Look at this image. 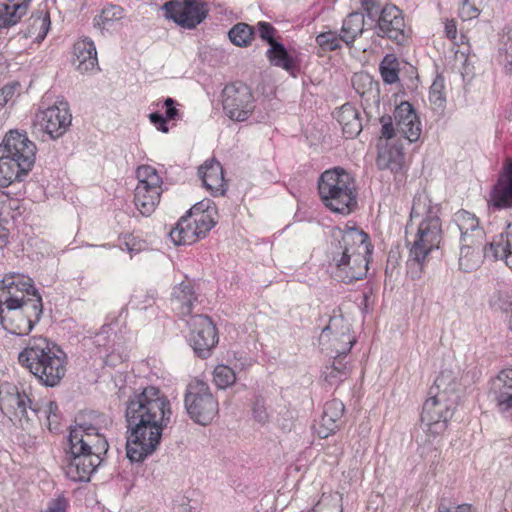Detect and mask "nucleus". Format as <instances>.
<instances>
[{
  "label": "nucleus",
  "instance_id": "nucleus-43",
  "mask_svg": "<svg viewBox=\"0 0 512 512\" xmlns=\"http://www.w3.org/2000/svg\"><path fill=\"white\" fill-rule=\"evenodd\" d=\"M198 211H194L193 213V221L195 226H197V232L199 235V239L204 238L215 225L214 220L211 215L204 212L202 209V203H198Z\"/></svg>",
  "mask_w": 512,
  "mask_h": 512
},
{
  "label": "nucleus",
  "instance_id": "nucleus-31",
  "mask_svg": "<svg viewBox=\"0 0 512 512\" xmlns=\"http://www.w3.org/2000/svg\"><path fill=\"white\" fill-rule=\"evenodd\" d=\"M485 247L483 242L464 243L460 242L459 268L464 272H471L480 267Z\"/></svg>",
  "mask_w": 512,
  "mask_h": 512
},
{
  "label": "nucleus",
  "instance_id": "nucleus-16",
  "mask_svg": "<svg viewBox=\"0 0 512 512\" xmlns=\"http://www.w3.org/2000/svg\"><path fill=\"white\" fill-rule=\"evenodd\" d=\"M34 124L47 133L50 138L61 137L71 124V114L67 103L50 106L35 115Z\"/></svg>",
  "mask_w": 512,
  "mask_h": 512
},
{
  "label": "nucleus",
  "instance_id": "nucleus-53",
  "mask_svg": "<svg viewBox=\"0 0 512 512\" xmlns=\"http://www.w3.org/2000/svg\"><path fill=\"white\" fill-rule=\"evenodd\" d=\"M109 326H103L101 332L97 333L93 339V344L100 349L108 351L112 347V335L109 334Z\"/></svg>",
  "mask_w": 512,
  "mask_h": 512
},
{
  "label": "nucleus",
  "instance_id": "nucleus-10",
  "mask_svg": "<svg viewBox=\"0 0 512 512\" xmlns=\"http://www.w3.org/2000/svg\"><path fill=\"white\" fill-rule=\"evenodd\" d=\"M184 405L190 419L203 426L210 424L219 412L209 385L197 379L187 385Z\"/></svg>",
  "mask_w": 512,
  "mask_h": 512
},
{
  "label": "nucleus",
  "instance_id": "nucleus-26",
  "mask_svg": "<svg viewBox=\"0 0 512 512\" xmlns=\"http://www.w3.org/2000/svg\"><path fill=\"white\" fill-rule=\"evenodd\" d=\"M74 64L80 73L98 69L97 51L94 42L85 37L74 44Z\"/></svg>",
  "mask_w": 512,
  "mask_h": 512
},
{
  "label": "nucleus",
  "instance_id": "nucleus-35",
  "mask_svg": "<svg viewBox=\"0 0 512 512\" xmlns=\"http://www.w3.org/2000/svg\"><path fill=\"white\" fill-rule=\"evenodd\" d=\"M26 14L25 5L0 2V29L16 25Z\"/></svg>",
  "mask_w": 512,
  "mask_h": 512
},
{
  "label": "nucleus",
  "instance_id": "nucleus-30",
  "mask_svg": "<svg viewBox=\"0 0 512 512\" xmlns=\"http://www.w3.org/2000/svg\"><path fill=\"white\" fill-rule=\"evenodd\" d=\"M403 149L398 146H385L380 148L376 159V165L380 170H390L395 175L404 173Z\"/></svg>",
  "mask_w": 512,
  "mask_h": 512
},
{
  "label": "nucleus",
  "instance_id": "nucleus-7",
  "mask_svg": "<svg viewBox=\"0 0 512 512\" xmlns=\"http://www.w3.org/2000/svg\"><path fill=\"white\" fill-rule=\"evenodd\" d=\"M36 151L26 133L11 130L0 144V186L7 187L26 176L34 166Z\"/></svg>",
  "mask_w": 512,
  "mask_h": 512
},
{
  "label": "nucleus",
  "instance_id": "nucleus-24",
  "mask_svg": "<svg viewBox=\"0 0 512 512\" xmlns=\"http://www.w3.org/2000/svg\"><path fill=\"white\" fill-rule=\"evenodd\" d=\"M345 406L341 400L332 399L325 403L317 433L320 438H327L340 427Z\"/></svg>",
  "mask_w": 512,
  "mask_h": 512
},
{
  "label": "nucleus",
  "instance_id": "nucleus-29",
  "mask_svg": "<svg viewBox=\"0 0 512 512\" xmlns=\"http://www.w3.org/2000/svg\"><path fill=\"white\" fill-rule=\"evenodd\" d=\"M196 300L197 297L190 282L183 281L173 288L171 305L180 316L190 315Z\"/></svg>",
  "mask_w": 512,
  "mask_h": 512
},
{
  "label": "nucleus",
  "instance_id": "nucleus-3",
  "mask_svg": "<svg viewBox=\"0 0 512 512\" xmlns=\"http://www.w3.org/2000/svg\"><path fill=\"white\" fill-rule=\"evenodd\" d=\"M42 314V298L31 278L14 273L0 280V324L5 330L27 335Z\"/></svg>",
  "mask_w": 512,
  "mask_h": 512
},
{
  "label": "nucleus",
  "instance_id": "nucleus-33",
  "mask_svg": "<svg viewBox=\"0 0 512 512\" xmlns=\"http://www.w3.org/2000/svg\"><path fill=\"white\" fill-rule=\"evenodd\" d=\"M366 22L364 15L360 12L350 13L343 21L341 39L347 45L354 43L356 38L363 34Z\"/></svg>",
  "mask_w": 512,
  "mask_h": 512
},
{
  "label": "nucleus",
  "instance_id": "nucleus-44",
  "mask_svg": "<svg viewBox=\"0 0 512 512\" xmlns=\"http://www.w3.org/2000/svg\"><path fill=\"white\" fill-rule=\"evenodd\" d=\"M341 495L339 494H323L318 503L312 508L311 512H323L327 508L331 512H342Z\"/></svg>",
  "mask_w": 512,
  "mask_h": 512
},
{
  "label": "nucleus",
  "instance_id": "nucleus-36",
  "mask_svg": "<svg viewBox=\"0 0 512 512\" xmlns=\"http://www.w3.org/2000/svg\"><path fill=\"white\" fill-rule=\"evenodd\" d=\"M343 355L334 357V361L330 366H326L323 370V377L330 385H337L344 381L350 374V369L346 363L342 362Z\"/></svg>",
  "mask_w": 512,
  "mask_h": 512
},
{
  "label": "nucleus",
  "instance_id": "nucleus-19",
  "mask_svg": "<svg viewBox=\"0 0 512 512\" xmlns=\"http://www.w3.org/2000/svg\"><path fill=\"white\" fill-rule=\"evenodd\" d=\"M394 119L396 122V130L404 138L410 142H415L421 135V123L408 102H401L394 110Z\"/></svg>",
  "mask_w": 512,
  "mask_h": 512
},
{
  "label": "nucleus",
  "instance_id": "nucleus-27",
  "mask_svg": "<svg viewBox=\"0 0 512 512\" xmlns=\"http://www.w3.org/2000/svg\"><path fill=\"white\" fill-rule=\"evenodd\" d=\"M339 125L346 138H354L362 131V121L359 111L351 104L342 105L335 113Z\"/></svg>",
  "mask_w": 512,
  "mask_h": 512
},
{
  "label": "nucleus",
  "instance_id": "nucleus-55",
  "mask_svg": "<svg viewBox=\"0 0 512 512\" xmlns=\"http://www.w3.org/2000/svg\"><path fill=\"white\" fill-rule=\"evenodd\" d=\"M257 27L259 36L265 40L269 46H271L273 42H277L274 39L276 29L270 23L262 21L257 24Z\"/></svg>",
  "mask_w": 512,
  "mask_h": 512
},
{
  "label": "nucleus",
  "instance_id": "nucleus-28",
  "mask_svg": "<svg viewBox=\"0 0 512 512\" xmlns=\"http://www.w3.org/2000/svg\"><path fill=\"white\" fill-rule=\"evenodd\" d=\"M50 16L46 10H37L25 22V29L21 30L24 38H32L40 43L50 29Z\"/></svg>",
  "mask_w": 512,
  "mask_h": 512
},
{
  "label": "nucleus",
  "instance_id": "nucleus-41",
  "mask_svg": "<svg viewBox=\"0 0 512 512\" xmlns=\"http://www.w3.org/2000/svg\"><path fill=\"white\" fill-rule=\"evenodd\" d=\"M213 381L220 389H225L236 381V373L226 365H217L213 372Z\"/></svg>",
  "mask_w": 512,
  "mask_h": 512
},
{
  "label": "nucleus",
  "instance_id": "nucleus-11",
  "mask_svg": "<svg viewBox=\"0 0 512 512\" xmlns=\"http://www.w3.org/2000/svg\"><path fill=\"white\" fill-rule=\"evenodd\" d=\"M222 107L232 121H246L255 109V98L248 85L243 82L227 84L222 91Z\"/></svg>",
  "mask_w": 512,
  "mask_h": 512
},
{
  "label": "nucleus",
  "instance_id": "nucleus-2",
  "mask_svg": "<svg viewBox=\"0 0 512 512\" xmlns=\"http://www.w3.org/2000/svg\"><path fill=\"white\" fill-rule=\"evenodd\" d=\"M107 419L102 414L90 412L78 416L69 433V453L65 473L75 482L89 481L90 476L101 465L109 444L101 433Z\"/></svg>",
  "mask_w": 512,
  "mask_h": 512
},
{
  "label": "nucleus",
  "instance_id": "nucleus-62",
  "mask_svg": "<svg viewBox=\"0 0 512 512\" xmlns=\"http://www.w3.org/2000/svg\"><path fill=\"white\" fill-rule=\"evenodd\" d=\"M445 32L448 38L455 39L456 38V26L453 22H448L445 25Z\"/></svg>",
  "mask_w": 512,
  "mask_h": 512
},
{
  "label": "nucleus",
  "instance_id": "nucleus-22",
  "mask_svg": "<svg viewBox=\"0 0 512 512\" xmlns=\"http://www.w3.org/2000/svg\"><path fill=\"white\" fill-rule=\"evenodd\" d=\"M198 175L202 180L203 186L210 191L213 196L223 195L226 191L223 168L220 162L211 159L207 160L198 169Z\"/></svg>",
  "mask_w": 512,
  "mask_h": 512
},
{
  "label": "nucleus",
  "instance_id": "nucleus-58",
  "mask_svg": "<svg viewBox=\"0 0 512 512\" xmlns=\"http://www.w3.org/2000/svg\"><path fill=\"white\" fill-rule=\"evenodd\" d=\"M380 123L382 124L381 135L386 139H391L395 135V128L393 126L392 117L389 115H384L380 118Z\"/></svg>",
  "mask_w": 512,
  "mask_h": 512
},
{
  "label": "nucleus",
  "instance_id": "nucleus-13",
  "mask_svg": "<svg viewBox=\"0 0 512 512\" xmlns=\"http://www.w3.org/2000/svg\"><path fill=\"white\" fill-rule=\"evenodd\" d=\"M162 10L167 19L186 29L195 28L208 13L206 4L197 0H170L163 4Z\"/></svg>",
  "mask_w": 512,
  "mask_h": 512
},
{
  "label": "nucleus",
  "instance_id": "nucleus-23",
  "mask_svg": "<svg viewBox=\"0 0 512 512\" xmlns=\"http://www.w3.org/2000/svg\"><path fill=\"white\" fill-rule=\"evenodd\" d=\"M484 255L491 260H504L512 269V224L485 246Z\"/></svg>",
  "mask_w": 512,
  "mask_h": 512
},
{
  "label": "nucleus",
  "instance_id": "nucleus-51",
  "mask_svg": "<svg viewBox=\"0 0 512 512\" xmlns=\"http://www.w3.org/2000/svg\"><path fill=\"white\" fill-rule=\"evenodd\" d=\"M155 301V291L151 290L146 294H134L130 301L133 308L144 310L152 306Z\"/></svg>",
  "mask_w": 512,
  "mask_h": 512
},
{
  "label": "nucleus",
  "instance_id": "nucleus-25",
  "mask_svg": "<svg viewBox=\"0 0 512 512\" xmlns=\"http://www.w3.org/2000/svg\"><path fill=\"white\" fill-rule=\"evenodd\" d=\"M198 210V205H194L170 231V238L175 245H190L199 240L197 226L193 221V213Z\"/></svg>",
  "mask_w": 512,
  "mask_h": 512
},
{
  "label": "nucleus",
  "instance_id": "nucleus-59",
  "mask_svg": "<svg viewBox=\"0 0 512 512\" xmlns=\"http://www.w3.org/2000/svg\"><path fill=\"white\" fill-rule=\"evenodd\" d=\"M362 8L370 19H374L380 12L379 0H360Z\"/></svg>",
  "mask_w": 512,
  "mask_h": 512
},
{
  "label": "nucleus",
  "instance_id": "nucleus-32",
  "mask_svg": "<svg viewBox=\"0 0 512 512\" xmlns=\"http://www.w3.org/2000/svg\"><path fill=\"white\" fill-rule=\"evenodd\" d=\"M266 57L271 65L284 69L292 76L296 75L297 64L282 43L273 42L266 51Z\"/></svg>",
  "mask_w": 512,
  "mask_h": 512
},
{
  "label": "nucleus",
  "instance_id": "nucleus-12",
  "mask_svg": "<svg viewBox=\"0 0 512 512\" xmlns=\"http://www.w3.org/2000/svg\"><path fill=\"white\" fill-rule=\"evenodd\" d=\"M356 339L351 334V325L339 314L330 317L328 324L322 329L319 343L338 355H347Z\"/></svg>",
  "mask_w": 512,
  "mask_h": 512
},
{
  "label": "nucleus",
  "instance_id": "nucleus-8",
  "mask_svg": "<svg viewBox=\"0 0 512 512\" xmlns=\"http://www.w3.org/2000/svg\"><path fill=\"white\" fill-rule=\"evenodd\" d=\"M320 198L330 211L348 215L357 207V190L353 176L342 167L324 171L318 180Z\"/></svg>",
  "mask_w": 512,
  "mask_h": 512
},
{
  "label": "nucleus",
  "instance_id": "nucleus-37",
  "mask_svg": "<svg viewBox=\"0 0 512 512\" xmlns=\"http://www.w3.org/2000/svg\"><path fill=\"white\" fill-rule=\"evenodd\" d=\"M137 188L161 191L162 179L157 170L150 165H142L136 171Z\"/></svg>",
  "mask_w": 512,
  "mask_h": 512
},
{
  "label": "nucleus",
  "instance_id": "nucleus-21",
  "mask_svg": "<svg viewBox=\"0 0 512 512\" xmlns=\"http://www.w3.org/2000/svg\"><path fill=\"white\" fill-rule=\"evenodd\" d=\"M453 223L460 233V242L475 243L484 241L485 232L479 226V221L474 214L466 210H460L455 213Z\"/></svg>",
  "mask_w": 512,
  "mask_h": 512
},
{
  "label": "nucleus",
  "instance_id": "nucleus-61",
  "mask_svg": "<svg viewBox=\"0 0 512 512\" xmlns=\"http://www.w3.org/2000/svg\"><path fill=\"white\" fill-rule=\"evenodd\" d=\"M176 101L173 98H166L164 106L166 107L165 117L167 120H177L180 117L179 110L175 107Z\"/></svg>",
  "mask_w": 512,
  "mask_h": 512
},
{
  "label": "nucleus",
  "instance_id": "nucleus-18",
  "mask_svg": "<svg viewBox=\"0 0 512 512\" xmlns=\"http://www.w3.org/2000/svg\"><path fill=\"white\" fill-rule=\"evenodd\" d=\"M0 404L6 413H13L27 421L32 420L31 413L34 402L24 391H19L15 385L5 383L0 386Z\"/></svg>",
  "mask_w": 512,
  "mask_h": 512
},
{
  "label": "nucleus",
  "instance_id": "nucleus-50",
  "mask_svg": "<svg viewBox=\"0 0 512 512\" xmlns=\"http://www.w3.org/2000/svg\"><path fill=\"white\" fill-rule=\"evenodd\" d=\"M444 88V78L438 75L434 79L429 91V100L433 105L437 107H442L444 105L446 100L444 95Z\"/></svg>",
  "mask_w": 512,
  "mask_h": 512
},
{
  "label": "nucleus",
  "instance_id": "nucleus-1",
  "mask_svg": "<svg viewBox=\"0 0 512 512\" xmlns=\"http://www.w3.org/2000/svg\"><path fill=\"white\" fill-rule=\"evenodd\" d=\"M171 415L170 401L155 386H147L129 397L125 410L126 455L131 462H142L157 449Z\"/></svg>",
  "mask_w": 512,
  "mask_h": 512
},
{
  "label": "nucleus",
  "instance_id": "nucleus-5",
  "mask_svg": "<svg viewBox=\"0 0 512 512\" xmlns=\"http://www.w3.org/2000/svg\"><path fill=\"white\" fill-rule=\"evenodd\" d=\"M19 363L29 370L41 384L57 386L66 374V354L54 342L42 336L28 340L18 355Z\"/></svg>",
  "mask_w": 512,
  "mask_h": 512
},
{
  "label": "nucleus",
  "instance_id": "nucleus-56",
  "mask_svg": "<svg viewBox=\"0 0 512 512\" xmlns=\"http://www.w3.org/2000/svg\"><path fill=\"white\" fill-rule=\"evenodd\" d=\"M68 501L65 497L59 496L51 499L42 512H67Z\"/></svg>",
  "mask_w": 512,
  "mask_h": 512
},
{
  "label": "nucleus",
  "instance_id": "nucleus-40",
  "mask_svg": "<svg viewBox=\"0 0 512 512\" xmlns=\"http://www.w3.org/2000/svg\"><path fill=\"white\" fill-rule=\"evenodd\" d=\"M122 18L123 9L118 5H109L103 8L99 16L94 18V24L101 29H109Z\"/></svg>",
  "mask_w": 512,
  "mask_h": 512
},
{
  "label": "nucleus",
  "instance_id": "nucleus-42",
  "mask_svg": "<svg viewBox=\"0 0 512 512\" xmlns=\"http://www.w3.org/2000/svg\"><path fill=\"white\" fill-rule=\"evenodd\" d=\"M58 405L54 401H49L45 406L41 407L34 402L31 417L34 416L37 419L46 418L48 421V428L52 430L53 422H57Z\"/></svg>",
  "mask_w": 512,
  "mask_h": 512
},
{
  "label": "nucleus",
  "instance_id": "nucleus-48",
  "mask_svg": "<svg viewBox=\"0 0 512 512\" xmlns=\"http://www.w3.org/2000/svg\"><path fill=\"white\" fill-rule=\"evenodd\" d=\"M352 82L356 91L362 96L367 92H378V83L369 74H356Z\"/></svg>",
  "mask_w": 512,
  "mask_h": 512
},
{
  "label": "nucleus",
  "instance_id": "nucleus-14",
  "mask_svg": "<svg viewBox=\"0 0 512 512\" xmlns=\"http://www.w3.org/2000/svg\"><path fill=\"white\" fill-rule=\"evenodd\" d=\"M191 328L190 342L194 352L205 359L210 356L212 349L218 342L216 328L206 315H194L188 321Z\"/></svg>",
  "mask_w": 512,
  "mask_h": 512
},
{
  "label": "nucleus",
  "instance_id": "nucleus-63",
  "mask_svg": "<svg viewBox=\"0 0 512 512\" xmlns=\"http://www.w3.org/2000/svg\"><path fill=\"white\" fill-rule=\"evenodd\" d=\"M8 231L0 225V249L8 244Z\"/></svg>",
  "mask_w": 512,
  "mask_h": 512
},
{
  "label": "nucleus",
  "instance_id": "nucleus-34",
  "mask_svg": "<svg viewBox=\"0 0 512 512\" xmlns=\"http://www.w3.org/2000/svg\"><path fill=\"white\" fill-rule=\"evenodd\" d=\"M161 191L143 188L135 189L134 202L137 209L144 216H149L159 204Z\"/></svg>",
  "mask_w": 512,
  "mask_h": 512
},
{
  "label": "nucleus",
  "instance_id": "nucleus-60",
  "mask_svg": "<svg viewBox=\"0 0 512 512\" xmlns=\"http://www.w3.org/2000/svg\"><path fill=\"white\" fill-rule=\"evenodd\" d=\"M149 120L159 131L162 133H168L169 127L167 125V119L161 113L153 112L149 114Z\"/></svg>",
  "mask_w": 512,
  "mask_h": 512
},
{
  "label": "nucleus",
  "instance_id": "nucleus-17",
  "mask_svg": "<svg viewBox=\"0 0 512 512\" xmlns=\"http://www.w3.org/2000/svg\"><path fill=\"white\" fill-rule=\"evenodd\" d=\"M487 397L497 412L512 418V369L502 370L490 381Z\"/></svg>",
  "mask_w": 512,
  "mask_h": 512
},
{
  "label": "nucleus",
  "instance_id": "nucleus-64",
  "mask_svg": "<svg viewBox=\"0 0 512 512\" xmlns=\"http://www.w3.org/2000/svg\"><path fill=\"white\" fill-rule=\"evenodd\" d=\"M421 203L420 202H414L413 203V206H412V209H411V218H414L416 216H420L421 215Z\"/></svg>",
  "mask_w": 512,
  "mask_h": 512
},
{
  "label": "nucleus",
  "instance_id": "nucleus-38",
  "mask_svg": "<svg viewBox=\"0 0 512 512\" xmlns=\"http://www.w3.org/2000/svg\"><path fill=\"white\" fill-rule=\"evenodd\" d=\"M379 69L382 79L386 84H394L399 81V62L395 55H385Z\"/></svg>",
  "mask_w": 512,
  "mask_h": 512
},
{
  "label": "nucleus",
  "instance_id": "nucleus-47",
  "mask_svg": "<svg viewBox=\"0 0 512 512\" xmlns=\"http://www.w3.org/2000/svg\"><path fill=\"white\" fill-rule=\"evenodd\" d=\"M489 0H463L460 7V16L463 20L476 18Z\"/></svg>",
  "mask_w": 512,
  "mask_h": 512
},
{
  "label": "nucleus",
  "instance_id": "nucleus-9",
  "mask_svg": "<svg viewBox=\"0 0 512 512\" xmlns=\"http://www.w3.org/2000/svg\"><path fill=\"white\" fill-rule=\"evenodd\" d=\"M442 240L441 220L431 207L427 209L426 216L419 223L417 234L409 249V266H417L422 270L427 256L439 248Z\"/></svg>",
  "mask_w": 512,
  "mask_h": 512
},
{
  "label": "nucleus",
  "instance_id": "nucleus-6",
  "mask_svg": "<svg viewBox=\"0 0 512 512\" xmlns=\"http://www.w3.org/2000/svg\"><path fill=\"white\" fill-rule=\"evenodd\" d=\"M456 389L457 383L452 371H441L434 381V387L430 388V396L422 408L421 426L427 435L437 437L447 429L448 422L454 414L455 404L450 394Z\"/></svg>",
  "mask_w": 512,
  "mask_h": 512
},
{
  "label": "nucleus",
  "instance_id": "nucleus-54",
  "mask_svg": "<svg viewBox=\"0 0 512 512\" xmlns=\"http://www.w3.org/2000/svg\"><path fill=\"white\" fill-rule=\"evenodd\" d=\"M253 416H254V419L261 423V424H264L268 421L269 419V414L267 412V409L265 407V403L263 401L262 398H256V400L254 401V404H253Z\"/></svg>",
  "mask_w": 512,
  "mask_h": 512
},
{
  "label": "nucleus",
  "instance_id": "nucleus-15",
  "mask_svg": "<svg viewBox=\"0 0 512 512\" xmlns=\"http://www.w3.org/2000/svg\"><path fill=\"white\" fill-rule=\"evenodd\" d=\"M378 14L375 24L377 36L403 44L407 39L403 12L394 5H386Z\"/></svg>",
  "mask_w": 512,
  "mask_h": 512
},
{
  "label": "nucleus",
  "instance_id": "nucleus-57",
  "mask_svg": "<svg viewBox=\"0 0 512 512\" xmlns=\"http://www.w3.org/2000/svg\"><path fill=\"white\" fill-rule=\"evenodd\" d=\"M19 86H20L19 83L14 82V83H10V84L5 85L0 90V109L2 107H4L8 103V101L10 99H12V97L14 96V94L16 92V89Z\"/></svg>",
  "mask_w": 512,
  "mask_h": 512
},
{
  "label": "nucleus",
  "instance_id": "nucleus-39",
  "mask_svg": "<svg viewBox=\"0 0 512 512\" xmlns=\"http://www.w3.org/2000/svg\"><path fill=\"white\" fill-rule=\"evenodd\" d=\"M228 36L236 46L246 47L253 39L254 29L246 23H238L230 29Z\"/></svg>",
  "mask_w": 512,
  "mask_h": 512
},
{
  "label": "nucleus",
  "instance_id": "nucleus-20",
  "mask_svg": "<svg viewBox=\"0 0 512 512\" xmlns=\"http://www.w3.org/2000/svg\"><path fill=\"white\" fill-rule=\"evenodd\" d=\"M489 205L495 209H506L512 207V160H507L503 172L499 175L494 185Z\"/></svg>",
  "mask_w": 512,
  "mask_h": 512
},
{
  "label": "nucleus",
  "instance_id": "nucleus-4",
  "mask_svg": "<svg viewBox=\"0 0 512 512\" xmlns=\"http://www.w3.org/2000/svg\"><path fill=\"white\" fill-rule=\"evenodd\" d=\"M327 253L336 267V276L351 283L366 276L372 246L367 233L357 228L334 227Z\"/></svg>",
  "mask_w": 512,
  "mask_h": 512
},
{
  "label": "nucleus",
  "instance_id": "nucleus-45",
  "mask_svg": "<svg viewBox=\"0 0 512 512\" xmlns=\"http://www.w3.org/2000/svg\"><path fill=\"white\" fill-rule=\"evenodd\" d=\"M489 304L495 311L510 314L512 312V295L498 291L491 296Z\"/></svg>",
  "mask_w": 512,
  "mask_h": 512
},
{
  "label": "nucleus",
  "instance_id": "nucleus-49",
  "mask_svg": "<svg viewBox=\"0 0 512 512\" xmlns=\"http://www.w3.org/2000/svg\"><path fill=\"white\" fill-rule=\"evenodd\" d=\"M499 56L507 70L512 73V28L508 29L502 37Z\"/></svg>",
  "mask_w": 512,
  "mask_h": 512
},
{
  "label": "nucleus",
  "instance_id": "nucleus-46",
  "mask_svg": "<svg viewBox=\"0 0 512 512\" xmlns=\"http://www.w3.org/2000/svg\"><path fill=\"white\" fill-rule=\"evenodd\" d=\"M317 44L321 47L324 51H334L341 47V34H337L333 31H327L320 33L316 37Z\"/></svg>",
  "mask_w": 512,
  "mask_h": 512
},
{
  "label": "nucleus",
  "instance_id": "nucleus-52",
  "mask_svg": "<svg viewBox=\"0 0 512 512\" xmlns=\"http://www.w3.org/2000/svg\"><path fill=\"white\" fill-rule=\"evenodd\" d=\"M438 512H476L471 504L463 503L455 505L449 500L442 498L437 507Z\"/></svg>",
  "mask_w": 512,
  "mask_h": 512
}]
</instances>
